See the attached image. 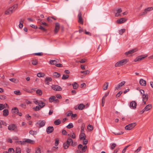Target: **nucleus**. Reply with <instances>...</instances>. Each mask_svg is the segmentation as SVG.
<instances>
[{
	"instance_id": "f257e3e1",
	"label": "nucleus",
	"mask_w": 153,
	"mask_h": 153,
	"mask_svg": "<svg viewBox=\"0 0 153 153\" xmlns=\"http://www.w3.org/2000/svg\"><path fill=\"white\" fill-rule=\"evenodd\" d=\"M87 148L86 145L83 146L82 144H80L78 146V149L76 151V153H83L86 151Z\"/></svg>"
},
{
	"instance_id": "f03ea898",
	"label": "nucleus",
	"mask_w": 153,
	"mask_h": 153,
	"mask_svg": "<svg viewBox=\"0 0 153 153\" xmlns=\"http://www.w3.org/2000/svg\"><path fill=\"white\" fill-rule=\"evenodd\" d=\"M128 61V59H125L117 62L115 65L116 67H120L126 64Z\"/></svg>"
},
{
	"instance_id": "7ed1b4c3",
	"label": "nucleus",
	"mask_w": 153,
	"mask_h": 153,
	"mask_svg": "<svg viewBox=\"0 0 153 153\" xmlns=\"http://www.w3.org/2000/svg\"><path fill=\"white\" fill-rule=\"evenodd\" d=\"M136 125V123H133L126 126L125 129L126 130H130L133 129Z\"/></svg>"
},
{
	"instance_id": "20e7f679",
	"label": "nucleus",
	"mask_w": 153,
	"mask_h": 153,
	"mask_svg": "<svg viewBox=\"0 0 153 153\" xmlns=\"http://www.w3.org/2000/svg\"><path fill=\"white\" fill-rule=\"evenodd\" d=\"M153 10V7H149L146 8L144 11L140 13V15L143 16L146 14L148 12H150Z\"/></svg>"
},
{
	"instance_id": "39448f33",
	"label": "nucleus",
	"mask_w": 153,
	"mask_h": 153,
	"mask_svg": "<svg viewBox=\"0 0 153 153\" xmlns=\"http://www.w3.org/2000/svg\"><path fill=\"white\" fill-rule=\"evenodd\" d=\"M8 129L10 131L15 130L17 129L16 126L14 124H12L9 125L8 127Z\"/></svg>"
},
{
	"instance_id": "423d86ee",
	"label": "nucleus",
	"mask_w": 153,
	"mask_h": 153,
	"mask_svg": "<svg viewBox=\"0 0 153 153\" xmlns=\"http://www.w3.org/2000/svg\"><path fill=\"white\" fill-rule=\"evenodd\" d=\"M137 103L134 101H132L130 103L129 107L132 109H134L136 108Z\"/></svg>"
},
{
	"instance_id": "0eeeda50",
	"label": "nucleus",
	"mask_w": 153,
	"mask_h": 153,
	"mask_svg": "<svg viewBox=\"0 0 153 153\" xmlns=\"http://www.w3.org/2000/svg\"><path fill=\"white\" fill-rule=\"evenodd\" d=\"M45 120H39L36 123L39 127V128H41L45 126Z\"/></svg>"
},
{
	"instance_id": "6e6552de",
	"label": "nucleus",
	"mask_w": 153,
	"mask_h": 153,
	"mask_svg": "<svg viewBox=\"0 0 153 153\" xmlns=\"http://www.w3.org/2000/svg\"><path fill=\"white\" fill-rule=\"evenodd\" d=\"M52 88L54 90L56 91H61L62 90L61 87L57 85H53L52 86Z\"/></svg>"
},
{
	"instance_id": "1a4fd4ad",
	"label": "nucleus",
	"mask_w": 153,
	"mask_h": 153,
	"mask_svg": "<svg viewBox=\"0 0 153 153\" xmlns=\"http://www.w3.org/2000/svg\"><path fill=\"white\" fill-rule=\"evenodd\" d=\"M122 12V10L121 8H118L116 10L115 13V16L116 17L120 16H121V13Z\"/></svg>"
},
{
	"instance_id": "9d476101",
	"label": "nucleus",
	"mask_w": 153,
	"mask_h": 153,
	"mask_svg": "<svg viewBox=\"0 0 153 153\" xmlns=\"http://www.w3.org/2000/svg\"><path fill=\"white\" fill-rule=\"evenodd\" d=\"M78 17L79 19L78 22L79 23L83 24V21L82 17V13L81 12L79 11L78 15Z\"/></svg>"
},
{
	"instance_id": "9b49d317",
	"label": "nucleus",
	"mask_w": 153,
	"mask_h": 153,
	"mask_svg": "<svg viewBox=\"0 0 153 153\" xmlns=\"http://www.w3.org/2000/svg\"><path fill=\"white\" fill-rule=\"evenodd\" d=\"M147 57V55H141L138 56L134 59L135 62L140 61L141 60Z\"/></svg>"
},
{
	"instance_id": "f8f14e48",
	"label": "nucleus",
	"mask_w": 153,
	"mask_h": 153,
	"mask_svg": "<svg viewBox=\"0 0 153 153\" xmlns=\"http://www.w3.org/2000/svg\"><path fill=\"white\" fill-rule=\"evenodd\" d=\"M138 49L137 48H135L131 49L129 51H128L126 52L125 53V54L126 55H128L130 54H132L133 53H134L137 51Z\"/></svg>"
},
{
	"instance_id": "ddd939ff",
	"label": "nucleus",
	"mask_w": 153,
	"mask_h": 153,
	"mask_svg": "<svg viewBox=\"0 0 153 153\" xmlns=\"http://www.w3.org/2000/svg\"><path fill=\"white\" fill-rule=\"evenodd\" d=\"M13 8L10 7L5 11V13L6 15L11 14L13 13Z\"/></svg>"
},
{
	"instance_id": "4468645a",
	"label": "nucleus",
	"mask_w": 153,
	"mask_h": 153,
	"mask_svg": "<svg viewBox=\"0 0 153 153\" xmlns=\"http://www.w3.org/2000/svg\"><path fill=\"white\" fill-rule=\"evenodd\" d=\"M59 62V60L57 59L55 60H51L49 61V63L51 65H56L57 63Z\"/></svg>"
},
{
	"instance_id": "2eb2a0df",
	"label": "nucleus",
	"mask_w": 153,
	"mask_h": 153,
	"mask_svg": "<svg viewBox=\"0 0 153 153\" xmlns=\"http://www.w3.org/2000/svg\"><path fill=\"white\" fill-rule=\"evenodd\" d=\"M126 19L125 18H121L119 19H118L116 22L117 24H120L124 23L126 21Z\"/></svg>"
},
{
	"instance_id": "dca6fc26",
	"label": "nucleus",
	"mask_w": 153,
	"mask_h": 153,
	"mask_svg": "<svg viewBox=\"0 0 153 153\" xmlns=\"http://www.w3.org/2000/svg\"><path fill=\"white\" fill-rule=\"evenodd\" d=\"M54 130L53 128V126H48L46 129V131L47 134H49L53 132Z\"/></svg>"
},
{
	"instance_id": "f3484780",
	"label": "nucleus",
	"mask_w": 153,
	"mask_h": 153,
	"mask_svg": "<svg viewBox=\"0 0 153 153\" xmlns=\"http://www.w3.org/2000/svg\"><path fill=\"white\" fill-rule=\"evenodd\" d=\"M125 83V81H123L119 83L118 85L115 87V89L116 90H118L120 89L121 87L124 85Z\"/></svg>"
},
{
	"instance_id": "a211bd4d",
	"label": "nucleus",
	"mask_w": 153,
	"mask_h": 153,
	"mask_svg": "<svg viewBox=\"0 0 153 153\" xmlns=\"http://www.w3.org/2000/svg\"><path fill=\"white\" fill-rule=\"evenodd\" d=\"M148 95L147 94H145L144 95H143V101L144 104H146V102L148 100Z\"/></svg>"
},
{
	"instance_id": "6ab92c4d",
	"label": "nucleus",
	"mask_w": 153,
	"mask_h": 153,
	"mask_svg": "<svg viewBox=\"0 0 153 153\" xmlns=\"http://www.w3.org/2000/svg\"><path fill=\"white\" fill-rule=\"evenodd\" d=\"M109 92H108L107 93H105L104 95V96L102 98V106H103L105 102V97H106L109 94Z\"/></svg>"
},
{
	"instance_id": "aec40b11",
	"label": "nucleus",
	"mask_w": 153,
	"mask_h": 153,
	"mask_svg": "<svg viewBox=\"0 0 153 153\" xmlns=\"http://www.w3.org/2000/svg\"><path fill=\"white\" fill-rule=\"evenodd\" d=\"M60 25L58 23H56L55 25V27L54 32L55 33H57L59 29Z\"/></svg>"
},
{
	"instance_id": "412c9836",
	"label": "nucleus",
	"mask_w": 153,
	"mask_h": 153,
	"mask_svg": "<svg viewBox=\"0 0 153 153\" xmlns=\"http://www.w3.org/2000/svg\"><path fill=\"white\" fill-rule=\"evenodd\" d=\"M19 109L16 107H14L12 109V112L13 114H17L19 113Z\"/></svg>"
},
{
	"instance_id": "4be33fe9",
	"label": "nucleus",
	"mask_w": 153,
	"mask_h": 153,
	"mask_svg": "<svg viewBox=\"0 0 153 153\" xmlns=\"http://www.w3.org/2000/svg\"><path fill=\"white\" fill-rule=\"evenodd\" d=\"M139 83L141 85L143 86H145L146 85V81L142 79H140Z\"/></svg>"
},
{
	"instance_id": "5701e85b",
	"label": "nucleus",
	"mask_w": 153,
	"mask_h": 153,
	"mask_svg": "<svg viewBox=\"0 0 153 153\" xmlns=\"http://www.w3.org/2000/svg\"><path fill=\"white\" fill-rule=\"evenodd\" d=\"M152 108V105L151 104H149L145 107L144 109L146 111H147L151 109Z\"/></svg>"
},
{
	"instance_id": "b1692460",
	"label": "nucleus",
	"mask_w": 153,
	"mask_h": 153,
	"mask_svg": "<svg viewBox=\"0 0 153 153\" xmlns=\"http://www.w3.org/2000/svg\"><path fill=\"white\" fill-rule=\"evenodd\" d=\"M66 143L68 144L69 146L70 145H73V140L71 138H68L66 142Z\"/></svg>"
},
{
	"instance_id": "393cba45",
	"label": "nucleus",
	"mask_w": 153,
	"mask_h": 153,
	"mask_svg": "<svg viewBox=\"0 0 153 153\" xmlns=\"http://www.w3.org/2000/svg\"><path fill=\"white\" fill-rule=\"evenodd\" d=\"M86 136L84 133H81L79 135V138L81 140H83L85 139Z\"/></svg>"
},
{
	"instance_id": "a878e982",
	"label": "nucleus",
	"mask_w": 153,
	"mask_h": 153,
	"mask_svg": "<svg viewBox=\"0 0 153 153\" xmlns=\"http://www.w3.org/2000/svg\"><path fill=\"white\" fill-rule=\"evenodd\" d=\"M3 115L4 117H6L9 114V111L7 109H4L3 111Z\"/></svg>"
},
{
	"instance_id": "bb28decb",
	"label": "nucleus",
	"mask_w": 153,
	"mask_h": 153,
	"mask_svg": "<svg viewBox=\"0 0 153 153\" xmlns=\"http://www.w3.org/2000/svg\"><path fill=\"white\" fill-rule=\"evenodd\" d=\"M24 21V19H21L19 21L20 24L19 25V27L20 28H22L23 27V23Z\"/></svg>"
},
{
	"instance_id": "cd10ccee",
	"label": "nucleus",
	"mask_w": 153,
	"mask_h": 153,
	"mask_svg": "<svg viewBox=\"0 0 153 153\" xmlns=\"http://www.w3.org/2000/svg\"><path fill=\"white\" fill-rule=\"evenodd\" d=\"M39 105L40 108H43L45 105V103L42 101H39L38 104Z\"/></svg>"
},
{
	"instance_id": "c85d7f7f",
	"label": "nucleus",
	"mask_w": 153,
	"mask_h": 153,
	"mask_svg": "<svg viewBox=\"0 0 153 153\" xmlns=\"http://www.w3.org/2000/svg\"><path fill=\"white\" fill-rule=\"evenodd\" d=\"M37 75L39 77H43L45 76V74L43 73L39 72L37 74Z\"/></svg>"
},
{
	"instance_id": "c756f323",
	"label": "nucleus",
	"mask_w": 153,
	"mask_h": 153,
	"mask_svg": "<svg viewBox=\"0 0 153 153\" xmlns=\"http://www.w3.org/2000/svg\"><path fill=\"white\" fill-rule=\"evenodd\" d=\"M25 141L27 143H29L31 144H33L34 143V141L29 139H26Z\"/></svg>"
},
{
	"instance_id": "7c9ffc66",
	"label": "nucleus",
	"mask_w": 153,
	"mask_h": 153,
	"mask_svg": "<svg viewBox=\"0 0 153 153\" xmlns=\"http://www.w3.org/2000/svg\"><path fill=\"white\" fill-rule=\"evenodd\" d=\"M85 107V105L83 104H80L78 107V109L80 110H82Z\"/></svg>"
},
{
	"instance_id": "2f4dec72",
	"label": "nucleus",
	"mask_w": 153,
	"mask_h": 153,
	"mask_svg": "<svg viewBox=\"0 0 153 153\" xmlns=\"http://www.w3.org/2000/svg\"><path fill=\"white\" fill-rule=\"evenodd\" d=\"M53 76L55 77L58 78L60 76V74L57 72H55L53 73Z\"/></svg>"
},
{
	"instance_id": "473e14b6",
	"label": "nucleus",
	"mask_w": 153,
	"mask_h": 153,
	"mask_svg": "<svg viewBox=\"0 0 153 153\" xmlns=\"http://www.w3.org/2000/svg\"><path fill=\"white\" fill-rule=\"evenodd\" d=\"M72 86L74 89H76L78 87V84L76 82L72 84Z\"/></svg>"
},
{
	"instance_id": "72a5a7b5",
	"label": "nucleus",
	"mask_w": 153,
	"mask_h": 153,
	"mask_svg": "<svg viewBox=\"0 0 153 153\" xmlns=\"http://www.w3.org/2000/svg\"><path fill=\"white\" fill-rule=\"evenodd\" d=\"M56 97L55 96H52L50 97L49 99V101L50 102H52L53 101L56 99Z\"/></svg>"
},
{
	"instance_id": "f704fd0d",
	"label": "nucleus",
	"mask_w": 153,
	"mask_h": 153,
	"mask_svg": "<svg viewBox=\"0 0 153 153\" xmlns=\"http://www.w3.org/2000/svg\"><path fill=\"white\" fill-rule=\"evenodd\" d=\"M61 123V121L59 119H57L54 122V123L56 125H58Z\"/></svg>"
},
{
	"instance_id": "c9c22d12",
	"label": "nucleus",
	"mask_w": 153,
	"mask_h": 153,
	"mask_svg": "<svg viewBox=\"0 0 153 153\" xmlns=\"http://www.w3.org/2000/svg\"><path fill=\"white\" fill-rule=\"evenodd\" d=\"M74 127L73 124L72 123H70L66 127L68 129H70L73 128Z\"/></svg>"
},
{
	"instance_id": "e433bc0d",
	"label": "nucleus",
	"mask_w": 153,
	"mask_h": 153,
	"mask_svg": "<svg viewBox=\"0 0 153 153\" xmlns=\"http://www.w3.org/2000/svg\"><path fill=\"white\" fill-rule=\"evenodd\" d=\"M29 133L30 134L33 135L36 134L37 132L36 131L30 130L29 131Z\"/></svg>"
},
{
	"instance_id": "4c0bfd02",
	"label": "nucleus",
	"mask_w": 153,
	"mask_h": 153,
	"mask_svg": "<svg viewBox=\"0 0 153 153\" xmlns=\"http://www.w3.org/2000/svg\"><path fill=\"white\" fill-rule=\"evenodd\" d=\"M126 31L125 29H122L120 30L119 31V33L120 35L122 34Z\"/></svg>"
},
{
	"instance_id": "58836bf2",
	"label": "nucleus",
	"mask_w": 153,
	"mask_h": 153,
	"mask_svg": "<svg viewBox=\"0 0 153 153\" xmlns=\"http://www.w3.org/2000/svg\"><path fill=\"white\" fill-rule=\"evenodd\" d=\"M36 93L39 96L41 95L42 94V91L40 89H38L36 91Z\"/></svg>"
},
{
	"instance_id": "ea45409f",
	"label": "nucleus",
	"mask_w": 153,
	"mask_h": 153,
	"mask_svg": "<svg viewBox=\"0 0 153 153\" xmlns=\"http://www.w3.org/2000/svg\"><path fill=\"white\" fill-rule=\"evenodd\" d=\"M52 79L50 77H46L45 80V82H46V81H50L51 82L52 81Z\"/></svg>"
},
{
	"instance_id": "a19ab883",
	"label": "nucleus",
	"mask_w": 153,
	"mask_h": 153,
	"mask_svg": "<svg viewBox=\"0 0 153 153\" xmlns=\"http://www.w3.org/2000/svg\"><path fill=\"white\" fill-rule=\"evenodd\" d=\"M69 77V75H63L62 77V79L63 80H65L67 79Z\"/></svg>"
},
{
	"instance_id": "79ce46f5",
	"label": "nucleus",
	"mask_w": 153,
	"mask_h": 153,
	"mask_svg": "<svg viewBox=\"0 0 153 153\" xmlns=\"http://www.w3.org/2000/svg\"><path fill=\"white\" fill-rule=\"evenodd\" d=\"M8 153H14V150L12 148H10L8 149Z\"/></svg>"
},
{
	"instance_id": "37998d69",
	"label": "nucleus",
	"mask_w": 153,
	"mask_h": 153,
	"mask_svg": "<svg viewBox=\"0 0 153 153\" xmlns=\"http://www.w3.org/2000/svg\"><path fill=\"white\" fill-rule=\"evenodd\" d=\"M10 81L15 83H17L18 82V80L17 79L14 78H11L10 79Z\"/></svg>"
},
{
	"instance_id": "c03bdc74",
	"label": "nucleus",
	"mask_w": 153,
	"mask_h": 153,
	"mask_svg": "<svg viewBox=\"0 0 153 153\" xmlns=\"http://www.w3.org/2000/svg\"><path fill=\"white\" fill-rule=\"evenodd\" d=\"M80 72L85 74H87L89 73V71L88 70H86L84 71H81Z\"/></svg>"
},
{
	"instance_id": "a18cd8bd",
	"label": "nucleus",
	"mask_w": 153,
	"mask_h": 153,
	"mask_svg": "<svg viewBox=\"0 0 153 153\" xmlns=\"http://www.w3.org/2000/svg\"><path fill=\"white\" fill-rule=\"evenodd\" d=\"M85 128V125L84 124H82V126L81 127V133H84V129Z\"/></svg>"
},
{
	"instance_id": "49530a36",
	"label": "nucleus",
	"mask_w": 153,
	"mask_h": 153,
	"mask_svg": "<svg viewBox=\"0 0 153 153\" xmlns=\"http://www.w3.org/2000/svg\"><path fill=\"white\" fill-rule=\"evenodd\" d=\"M6 98V97L4 95H0V100H5Z\"/></svg>"
},
{
	"instance_id": "de8ad7c7",
	"label": "nucleus",
	"mask_w": 153,
	"mask_h": 153,
	"mask_svg": "<svg viewBox=\"0 0 153 153\" xmlns=\"http://www.w3.org/2000/svg\"><path fill=\"white\" fill-rule=\"evenodd\" d=\"M35 153H41L40 149L37 148L36 149Z\"/></svg>"
},
{
	"instance_id": "09e8293b",
	"label": "nucleus",
	"mask_w": 153,
	"mask_h": 153,
	"mask_svg": "<svg viewBox=\"0 0 153 153\" xmlns=\"http://www.w3.org/2000/svg\"><path fill=\"white\" fill-rule=\"evenodd\" d=\"M5 108L6 107H5L4 105L2 104H0V110H2Z\"/></svg>"
},
{
	"instance_id": "8fccbe9b",
	"label": "nucleus",
	"mask_w": 153,
	"mask_h": 153,
	"mask_svg": "<svg viewBox=\"0 0 153 153\" xmlns=\"http://www.w3.org/2000/svg\"><path fill=\"white\" fill-rule=\"evenodd\" d=\"M93 127L91 125H89L88 126V129L90 131H91L93 130Z\"/></svg>"
},
{
	"instance_id": "3c124183",
	"label": "nucleus",
	"mask_w": 153,
	"mask_h": 153,
	"mask_svg": "<svg viewBox=\"0 0 153 153\" xmlns=\"http://www.w3.org/2000/svg\"><path fill=\"white\" fill-rule=\"evenodd\" d=\"M25 118L27 120H29L31 119V117L29 114H27L25 115Z\"/></svg>"
},
{
	"instance_id": "603ef678",
	"label": "nucleus",
	"mask_w": 153,
	"mask_h": 153,
	"mask_svg": "<svg viewBox=\"0 0 153 153\" xmlns=\"http://www.w3.org/2000/svg\"><path fill=\"white\" fill-rule=\"evenodd\" d=\"M69 146V145L66 143H64L63 144L64 148L65 149H68Z\"/></svg>"
},
{
	"instance_id": "864d4df0",
	"label": "nucleus",
	"mask_w": 153,
	"mask_h": 153,
	"mask_svg": "<svg viewBox=\"0 0 153 153\" xmlns=\"http://www.w3.org/2000/svg\"><path fill=\"white\" fill-rule=\"evenodd\" d=\"M141 147L139 146L138 149L134 152V153H137L139 152L141 150Z\"/></svg>"
},
{
	"instance_id": "5fc2aeb1",
	"label": "nucleus",
	"mask_w": 153,
	"mask_h": 153,
	"mask_svg": "<svg viewBox=\"0 0 153 153\" xmlns=\"http://www.w3.org/2000/svg\"><path fill=\"white\" fill-rule=\"evenodd\" d=\"M34 55L36 56H41L43 55V53L42 52L37 53H34Z\"/></svg>"
},
{
	"instance_id": "6e6d98bb",
	"label": "nucleus",
	"mask_w": 153,
	"mask_h": 153,
	"mask_svg": "<svg viewBox=\"0 0 153 153\" xmlns=\"http://www.w3.org/2000/svg\"><path fill=\"white\" fill-rule=\"evenodd\" d=\"M124 132H113V133H114V134L116 135H119L120 134H123Z\"/></svg>"
},
{
	"instance_id": "4d7b16f0",
	"label": "nucleus",
	"mask_w": 153,
	"mask_h": 153,
	"mask_svg": "<svg viewBox=\"0 0 153 153\" xmlns=\"http://www.w3.org/2000/svg\"><path fill=\"white\" fill-rule=\"evenodd\" d=\"M16 153H21V150L19 148H17L16 150Z\"/></svg>"
},
{
	"instance_id": "13d9d810",
	"label": "nucleus",
	"mask_w": 153,
	"mask_h": 153,
	"mask_svg": "<svg viewBox=\"0 0 153 153\" xmlns=\"http://www.w3.org/2000/svg\"><path fill=\"white\" fill-rule=\"evenodd\" d=\"M38 63L37 61L36 60L32 61V64L34 65H36Z\"/></svg>"
},
{
	"instance_id": "bf43d9fd",
	"label": "nucleus",
	"mask_w": 153,
	"mask_h": 153,
	"mask_svg": "<svg viewBox=\"0 0 153 153\" xmlns=\"http://www.w3.org/2000/svg\"><path fill=\"white\" fill-rule=\"evenodd\" d=\"M39 29L44 31H46V30L41 25H40L39 28Z\"/></svg>"
},
{
	"instance_id": "052dcab7",
	"label": "nucleus",
	"mask_w": 153,
	"mask_h": 153,
	"mask_svg": "<svg viewBox=\"0 0 153 153\" xmlns=\"http://www.w3.org/2000/svg\"><path fill=\"white\" fill-rule=\"evenodd\" d=\"M116 144L115 143L112 144L111 146V149L112 150L116 146Z\"/></svg>"
},
{
	"instance_id": "680f3d73",
	"label": "nucleus",
	"mask_w": 153,
	"mask_h": 153,
	"mask_svg": "<svg viewBox=\"0 0 153 153\" xmlns=\"http://www.w3.org/2000/svg\"><path fill=\"white\" fill-rule=\"evenodd\" d=\"M14 93L16 95H19L20 94V92L19 90L14 91Z\"/></svg>"
},
{
	"instance_id": "e2e57ef3",
	"label": "nucleus",
	"mask_w": 153,
	"mask_h": 153,
	"mask_svg": "<svg viewBox=\"0 0 153 153\" xmlns=\"http://www.w3.org/2000/svg\"><path fill=\"white\" fill-rule=\"evenodd\" d=\"M13 7V10L14 11H15V10H16L17 7V4H15L12 7Z\"/></svg>"
},
{
	"instance_id": "0e129e2a",
	"label": "nucleus",
	"mask_w": 153,
	"mask_h": 153,
	"mask_svg": "<svg viewBox=\"0 0 153 153\" xmlns=\"http://www.w3.org/2000/svg\"><path fill=\"white\" fill-rule=\"evenodd\" d=\"M123 92L122 91H120L118 92L116 95V97H119L122 93Z\"/></svg>"
},
{
	"instance_id": "69168bd1",
	"label": "nucleus",
	"mask_w": 153,
	"mask_h": 153,
	"mask_svg": "<svg viewBox=\"0 0 153 153\" xmlns=\"http://www.w3.org/2000/svg\"><path fill=\"white\" fill-rule=\"evenodd\" d=\"M86 61V59H82L79 61V62L81 63H84Z\"/></svg>"
},
{
	"instance_id": "338daca9",
	"label": "nucleus",
	"mask_w": 153,
	"mask_h": 153,
	"mask_svg": "<svg viewBox=\"0 0 153 153\" xmlns=\"http://www.w3.org/2000/svg\"><path fill=\"white\" fill-rule=\"evenodd\" d=\"M41 108H40V106H36L34 108V109L35 111H38Z\"/></svg>"
},
{
	"instance_id": "774afa93",
	"label": "nucleus",
	"mask_w": 153,
	"mask_h": 153,
	"mask_svg": "<svg viewBox=\"0 0 153 153\" xmlns=\"http://www.w3.org/2000/svg\"><path fill=\"white\" fill-rule=\"evenodd\" d=\"M129 146V145H128L125 147L124 149H123L122 153H124L126 152V149L128 148V147Z\"/></svg>"
}]
</instances>
